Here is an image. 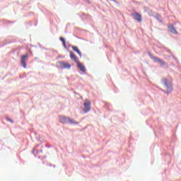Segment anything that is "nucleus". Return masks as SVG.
<instances>
[{
    "mask_svg": "<svg viewBox=\"0 0 181 181\" xmlns=\"http://www.w3.org/2000/svg\"><path fill=\"white\" fill-rule=\"evenodd\" d=\"M168 29H170V32L171 33H173L174 35H177V31L176 30V28H175V26L172 24H170L168 25Z\"/></svg>",
    "mask_w": 181,
    "mask_h": 181,
    "instance_id": "7",
    "label": "nucleus"
},
{
    "mask_svg": "<svg viewBox=\"0 0 181 181\" xmlns=\"http://www.w3.org/2000/svg\"><path fill=\"white\" fill-rule=\"evenodd\" d=\"M86 2H87L88 4H90V0H86Z\"/></svg>",
    "mask_w": 181,
    "mask_h": 181,
    "instance_id": "18",
    "label": "nucleus"
},
{
    "mask_svg": "<svg viewBox=\"0 0 181 181\" xmlns=\"http://www.w3.org/2000/svg\"><path fill=\"white\" fill-rule=\"evenodd\" d=\"M160 16H158V17L156 18V19H158V21H159V22H162V21H160V20L159 19Z\"/></svg>",
    "mask_w": 181,
    "mask_h": 181,
    "instance_id": "17",
    "label": "nucleus"
},
{
    "mask_svg": "<svg viewBox=\"0 0 181 181\" xmlns=\"http://www.w3.org/2000/svg\"><path fill=\"white\" fill-rule=\"evenodd\" d=\"M132 17L133 19H134V21H137L139 23L142 22V16L139 13L135 12L132 13Z\"/></svg>",
    "mask_w": 181,
    "mask_h": 181,
    "instance_id": "4",
    "label": "nucleus"
},
{
    "mask_svg": "<svg viewBox=\"0 0 181 181\" xmlns=\"http://www.w3.org/2000/svg\"><path fill=\"white\" fill-rule=\"evenodd\" d=\"M165 52H167L168 53H170V54H172V52L170 51V49L165 48Z\"/></svg>",
    "mask_w": 181,
    "mask_h": 181,
    "instance_id": "15",
    "label": "nucleus"
},
{
    "mask_svg": "<svg viewBox=\"0 0 181 181\" xmlns=\"http://www.w3.org/2000/svg\"><path fill=\"white\" fill-rule=\"evenodd\" d=\"M59 122L62 124H70L71 125H78V124H80V122H76L66 116H59Z\"/></svg>",
    "mask_w": 181,
    "mask_h": 181,
    "instance_id": "2",
    "label": "nucleus"
},
{
    "mask_svg": "<svg viewBox=\"0 0 181 181\" xmlns=\"http://www.w3.org/2000/svg\"><path fill=\"white\" fill-rule=\"evenodd\" d=\"M59 40L62 42V45L65 49H67V45H66V40H64L63 37H60Z\"/></svg>",
    "mask_w": 181,
    "mask_h": 181,
    "instance_id": "12",
    "label": "nucleus"
},
{
    "mask_svg": "<svg viewBox=\"0 0 181 181\" xmlns=\"http://www.w3.org/2000/svg\"><path fill=\"white\" fill-rule=\"evenodd\" d=\"M72 49L74 52H76V53H78L80 57H82L83 54L81 53V51L78 49V47H77V46H72Z\"/></svg>",
    "mask_w": 181,
    "mask_h": 181,
    "instance_id": "11",
    "label": "nucleus"
},
{
    "mask_svg": "<svg viewBox=\"0 0 181 181\" xmlns=\"http://www.w3.org/2000/svg\"><path fill=\"white\" fill-rule=\"evenodd\" d=\"M37 153H40L43 152V150H37Z\"/></svg>",
    "mask_w": 181,
    "mask_h": 181,
    "instance_id": "16",
    "label": "nucleus"
},
{
    "mask_svg": "<svg viewBox=\"0 0 181 181\" xmlns=\"http://www.w3.org/2000/svg\"><path fill=\"white\" fill-rule=\"evenodd\" d=\"M59 64L62 69H66L67 70H70V69H71V65L70 64L66 62H59Z\"/></svg>",
    "mask_w": 181,
    "mask_h": 181,
    "instance_id": "6",
    "label": "nucleus"
},
{
    "mask_svg": "<svg viewBox=\"0 0 181 181\" xmlns=\"http://www.w3.org/2000/svg\"><path fill=\"white\" fill-rule=\"evenodd\" d=\"M78 68L80 69L81 71H83V73H86L87 69H86V66H84L81 63L77 62Z\"/></svg>",
    "mask_w": 181,
    "mask_h": 181,
    "instance_id": "10",
    "label": "nucleus"
},
{
    "mask_svg": "<svg viewBox=\"0 0 181 181\" xmlns=\"http://www.w3.org/2000/svg\"><path fill=\"white\" fill-rule=\"evenodd\" d=\"M70 57L73 62H75L76 63H78V57H76V54H74L73 52H70Z\"/></svg>",
    "mask_w": 181,
    "mask_h": 181,
    "instance_id": "9",
    "label": "nucleus"
},
{
    "mask_svg": "<svg viewBox=\"0 0 181 181\" xmlns=\"http://www.w3.org/2000/svg\"><path fill=\"white\" fill-rule=\"evenodd\" d=\"M83 105L85 107V114H87L91 110V102L88 99H86L83 103Z\"/></svg>",
    "mask_w": 181,
    "mask_h": 181,
    "instance_id": "3",
    "label": "nucleus"
},
{
    "mask_svg": "<svg viewBox=\"0 0 181 181\" xmlns=\"http://www.w3.org/2000/svg\"><path fill=\"white\" fill-rule=\"evenodd\" d=\"M6 121H8V122H11V124H13V120L9 117H6Z\"/></svg>",
    "mask_w": 181,
    "mask_h": 181,
    "instance_id": "14",
    "label": "nucleus"
},
{
    "mask_svg": "<svg viewBox=\"0 0 181 181\" xmlns=\"http://www.w3.org/2000/svg\"><path fill=\"white\" fill-rule=\"evenodd\" d=\"M37 146H40V145H39V144H38V145H37V146H36V148H37Z\"/></svg>",
    "mask_w": 181,
    "mask_h": 181,
    "instance_id": "19",
    "label": "nucleus"
},
{
    "mask_svg": "<svg viewBox=\"0 0 181 181\" xmlns=\"http://www.w3.org/2000/svg\"><path fill=\"white\" fill-rule=\"evenodd\" d=\"M28 57L29 56L28 54L21 56V63L23 69H26V61L28 60Z\"/></svg>",
    "mask_w": 181,
    "mask_h": 181,
    "instance_id": "5",
    "label": "nucleus"
},
{
    "mask_svg": "<svg viewBox=\"0 0 181 181\" xmlns=\"http://www.w3.org/2000/svg\"><path fill=\"white\" fill-rule=\"evenodd\" d=\"M161 83L163 84L166 88L168 89L167 91L163 90V89L160 88L161 91H163V93H166L168 95L172 93V90L173 88H172V83H170V81H168L166 78H163L161 79Z\"/></svg>",
    "mask_w": 181,
    "mask_h": 181,
    "instance_id": "1",
    "label": "nucleus"
},
{
    "mask_svg": "<svg viewBox=\"0 0 181 181\" xmlns=\"http://www.w3.org/2000/svg\"><path fill=\"white\" fill-rule=\"evenodd\" d=\"M35 148L33 149V152H35Z\"/></svg>",
    "mask_w": 181,
    "mask_h": 181,
    "instance_id": "20",
    "label": "nucleus"
},
{
    "mask_svg": "<svg viewBox=\"0 0 181 181\" xmlns=\"http://www.w3.org/2000/svg\"><path fill=\"white\" fill-rule=\"evenodd\" d=\"M148 54L151 60H153L155 63H158L159 60H160V58L153 56L151 52H148Z\"/></svg>",
    "mask_w": 181,
    "mask_h": 181,
    "instance_id": "8",
    "label": "nucleus"
},
{
    "mask_svg": "<svg viewBox=\"0 0 181 181\" xmlns=\"http://www.w3.org/2000/svg\"><path fill=\"white\" fill-rule=\"evenodd\" d=\"M158 63H160V66H165L166 64V62H163L161 59H159Z\"/></svg>",
    "mask_w": 181,
    "mask_h": 181,
    "instance_id": "13",
    "label": "nucleus"
}]
</instances>
